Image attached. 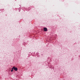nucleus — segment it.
Masks as SVG:
<instances>
[{"label":"nucleus","mask_w":80,"mask_h":80,"mask_svg":"<svg viewBox=\"0 0 80 80\" xmlns=\"http://www.w3.org/2000/svg\"><path fill=\"white\" fill-rule=\"evenodd\" d=\"M12 69H14L15 71H17V70H18V68H15V67H13L12 68Z\"/></svg>","instance_id":"1"},{"label":"nucleus","mask_w":80,"mask_h":80,"mask_svg":"<svg viewBox=\"0 0 80 80\" xmlns=\"http://www.w3.org/2000/svg\"><path fill=\"white\" fill-rule=\"evenodd\" d=\"M13 69H12V70H11V72H13Z\"/></svg>","instance_id":"3"},{"label":"nucleus","mask_w":80,"mask_h":80,"mask_svg":"<svg viewBox=\"0 0 80 80\" xmlns=\"http://www.w3.org/2000/svg\"><path fill=\"white\" fill-rule=\"evenodd\" d=\"M44 30L45 32H47V28H44Z\"/></svg>","instance_id":"2"}]
</instances>
